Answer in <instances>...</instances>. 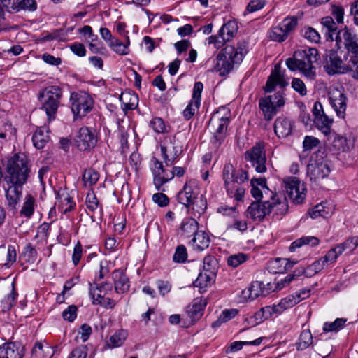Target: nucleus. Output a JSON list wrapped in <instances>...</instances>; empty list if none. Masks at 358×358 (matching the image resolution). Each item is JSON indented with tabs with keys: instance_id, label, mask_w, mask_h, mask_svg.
<instances>
[{
	"instance_id": "nucleus-50",
	"label": "nucleus",
	"mask_w": 358,
	"mask_h": 358,
	"mask_svg": "<svg viewBox=\"0 0 358 358\" xmlns=\"http://www.w3.org/2000/svg\"><path fill=\"white\" fill-rule=\"evenodd\" d=\"M347 322L345 318H337L334 322H327L323 325V331L327 332L338 331L343 329Z\"/></svg>"
},
{
	"instance_id": "nucleus-11",
	"label": "nucleus",
	"mask_w": 358,
	"mask_h": 358,
	"mask_svg": "<svg viewBox=\"0 0 358 358\" xmlns=\"http://www.w3.org/2000/svg\"><path fill=\"white\" fill-rule=\"evenodd\" d=\"M71 110L76 117H82L90 113L94 106L92 97L85 92H73L70 96Z\"/></svg>"
},
{
	"instance_id": "nucleus-53",
	"label": "nucleus",
	"mask_w": 358,
	"mask_h": 358,
	"mask_svg": "<svg viewBox=\"0 0 358 358\" xmlns=\"http://www.w3.org/2000/svg\"><path fill=\"white\" fill-rule=\"evenodd\" d=\"M248 259V256L243 252H238L230 255L227 258V264L229 266L236 268L241 264L245 262Z\"/></svg>"
},
{
	"instance_id": "nucleus-22",
	"label": "nucleus",
	"mask_w": 358,
	"mask_h": 358,
	"mask_svg": "<svg viewBox=\"0 0 358 358\" xmlns=\"http://www.w3.org/2000/svg\"><path fill=\"white\" fill-rule=\"evenodd\" d=\"M199 194V189L193 181L187 182L182 189L177 194L178 201L185 205L187 208H189L191 203L194 199H196Z\"/></svg>"
},
{
	"instance_id": "nucleus-46",
	"label": "nucleus",
	"mask_w": 358,
	"mask_h": 358,
	"mask_svg": "<svg viewBox=\"0 0 358 358\" xmlns=\"http://www.w3.org/2000/svg\"><path fill=\"white\" fill-rule=\"evenodd\" d=\"M217 265V259L214 256H206L203 259V271L208 273L211 275H215Z\"/></svg>"
},
{
	"instance_id": "nucleus-27",
	"label": "nucleus",
	"mask_w": 358,
	"mask_h": 358,
	"mask_svg": "<svg viewBox=\"0 0 358 358\" xmlns=\"http://www.w3.org/2000/svg\"><path fill=\"white\" fill-rule=\"evenodd\" d=\"M292 129L293 123L289 119L285 117H279L275 120L274 131L278 137H287L292 134Z\"/></svg>"
},
{
	"instance_id": "nucleus-24",
	"label": "nucleus",
	"mask_w": 358,
	"mask_h": 358,
	"mask_svg": "<svg viewBox=\"0 0 358 358\" xmlns=\"http://www.w3.org/2000/svg\"><path fill=\"white\" fill-rule=\"evenodd\" d=\"M24 347L19 343L9 342L0 346V358H22Z\"/></svg>"
},
{
	"instance_id": "nucleus-3",
	"label": "nucleus",
	"mask_w": 358,
	"mask_h": 358,
	"mask_svg": "<svg viewBox=\"0 0 358 358\" xmlns=\"http://www.w3.org/2000/svg\"><path fill=\"white\" fill-rule=\"evenodd\" d=\"M247 52L246 45L244 43L239 44L236 48L227 45L217 56L215 70L219 72L220 76L228 74L234 69V65L239 64L242 62Z\"/></svg>"
},
{
	"instance_id": "nucleus-5",
	"label": "nucleus",
	"mask_w": 358,
	"mask_h": 358,
	"mask_svg": "<svg viewBox=\"0 0 358 358\" xmlns=\"http://www.w3.org/2000/svg\"><path fill=\"white\" fill-rule=\"evenodd\" d=\"M62 96V89L56 85L48 86L39 92L41 109L45 112L49 122L56 117Z\"/></svg>"
},
{
	"instance_id": "nucleus-17",
	"label": "nucleus",
	"mask_w": 358,
	"mask_h": 358,
	"mask_svg": "<svg viewBox=\"0 0 358 358\" xmlns=\"http://www.w3.org/2000/svg\"><path fill=\"white\" fill-rule=\"evenodd\" d=\"M329 101L336 115L340 118H344L347 108V97L343 90L336 87H331L329 93Z\"/></svg>"
},
{
	"instance_id": "nucleus-47",
	"label": "nucleus",
	"mask_w": 358,
	"mask_h": 358,
	"mask_svg": "<svg viewBox=\"0 0 358 358\" xmlns=\"http://www.w3.org/2000/svg\"><path fill=\"white\" fill-rule=\"evenodd\" d=\"M207 208V202L203 196L200 198L196 196V199L192 201L191 203V206L189 208V210L191 209L193 212H194V215L197 213L199 215L203 214Z\"/></svg>"
},
{
	"instance_id": "nucleus-52",
	"label": "nucleus",
	"mask_w": 358,
	"mask_h": 358,
	"mask_svg": "<svg viewBox=\"0 0 358 358\" xmlns=\"http://www.w3.org/2000/svg\"><path fill=\"white\" fill-rule=\"evenodd\" d=\"M90 295L92 299L93 304H98L101 303L104 299L103 292L99 285H93L90 283Z\"/></svg>"
},
{
	"instance_id": "nucleus-37",
	"label": "nucleus",
	"mask_w": 358,
	"mask_h": 358,
	"mask_svg": "<svg viewBox=\"0 0 358 358\" xmlns=\"http://www.w3.org/2000/svg\"><path fill=\"white\" fill-rule=\"evenodd\" d=\"M332 122L333 120L325 114L314 118V123L316 127L326 136L331 132Z\"/></svg>"
},
{
	"instance_id": "nucleus-25",
	"label": "nucleus",
	"mask_w": 358,
	"mask_h": 358,
	"mask_svg": "<svg viewBox=\"0 0 358 358\" xmlns=\"http://www.w3.org/2000/svg\"><path fill=\"white\" fill-rule=\"evenodd\" d=\"M206 303L205 299L196 298L193 300L192 303L187 306V317L191 323H194L202 317Z\"/></svg>"
},
{
	"instance_id": "nucleus-61",
	"label": "nucleus",
	"mask_w": 358,
	"mask_h": 358,
	"mask_svg": "<svg viewBox=\"0 0 358 358\" xmlns=\"http://www.w3.org/2000/svg\"><path fill=\"white\" fill-rule=\"evenodd\" d=\"M320 141L312 136H306L303 141V152H310L313 148L317 147Z\"/></svg>"
},
{
	"instance_id": "nucleus-15",
	"label": "nucleus",
	"mask_w": 358,
	"mask_h": 358,
	"mask_svg": "<svg viewBox=\"0 0 358 358\" xmlns=\"http://www.w3.org/2000/svg\"><path fill=\"white\" fill-rule=\"evenodd\" d=\"M285 188L289 199L296 204L301 203L305 199L306 188L296 177H289L284 180Z\"/></svg>"
},
{
	"instance_id": "nucleus-7",
	"label": "nucleus",
	"mask_w": 358,
	"mask_h": 358,
	"mask_svg": "<svg viewBox=\"0 0 358 358\" xmlns=\"http://www.w3.org/2000/svg\"><path fill=\"white\" fill-rule=\"evenodd\" d=\"M229 124V116L222 115L221 111L213 113L209 120V126L213 130L210 143L215 148H218L223 143Z\"/></svg>"
},
{
	"instance_id": "nucleus-56",
	"label": "nucleus",
	"mask_w": 358,
	"mask_h": 358,
	"mask_svg": "<svg viewBox=\"0 0 358 358\" xmlns=\"http://www.w3.org/2000/svg\"><path fill=\"white\" fill-rule=\"evenodd\" d=\"M201 103L199 101L192 100L189 102L187 107L183 110V116L185 120H190L199 109Z\"/></svg>"
},
{
	"instance_id": "nucleus-63",
	"label": "nucleus",
	"mask_w": 358,
	"mask_h": 358,
	"mask_svg": "<svg viewBox=\"0 0 358 358\" xmlns=\"http://www.w3.org/2000/svg\"><path fill=\"white\" fill-rule=\"evenodd\" d=\"M292 88L301 96H305L307 94L306 87L300 78H294L292 81Z\"/></svg>"
},
{
	"instance_id": "nucleus-48",
	"label": "nucleus",
	"mask_w": 358,
	"mask_h": 358,
	"mask_svg": "<svg viewBox=\"0 0 358 358\" xmlns=\"http://www.w3.org/2000/svg\"><path fill=\"white\" fill-rule=\"evenodd\" d=\"M304 275L306 277V269L304 267L297 268L294 271L292 274L287 275L285 279L278 282V288L282 289L286 285H288L290 282L294 280L296 277H299Z\"/></svg>"
},
{
	"instance_id": "nucleus-54",
	"label": "nucleus",
	"mask_w": 358,
	"mask_h": 358,
	"mask_svg": "<svg viewBox=\"0 0 358 358\" xmlns=\"http://www.w3.org/2000/svg\"><path fill=\"white\" fill-rule=\"evenodd\" d=\"M288 36L278 24L273 27L269 32V38L276 42H282L287 38Z\"/></svg>"
},
{
	"instance_id": "nucleus-32",
	"label": "nucleus",
	"mask_w": 358,
	"mask_h": 358,
	"mask_svg": "<svg viewBox=\"0 0 358 358\" xmlns=\"http://www.w3.org/2000/svg\"><path fill=\"white\" fill-rule=\"evenodd\" d=\"M180 229L182 232V236L187 238L194 236L199 231L198 222L191 217L185 218L181 223Z\"/></svg>"
},
{
	"instance_id": "nucleus-60",
	"label": "nucleus",
	"mask_w": 358,
	"mask_h": 358,
	"mask_svg": "<svg viewBox=\"0 0 358 358\" xmlns=\"http://www.w3.org/2000/svg\"><path fill=\"white\" fill-rule=\"evenodd\" d=\"M187 258V252L183 245H178L175 251L173 260L177 263H184Z\"/></svg>"
},
{
	"instance_id": "nucleus-42",
	"label": "nucleus",
	"mask_w": 358,
	"mask_h": 358,
	"mask_svg": "<svg viewBox=\"0 0 358 358\" xmlns=\"http://www.w3.org/2000/svg\"><path fill=\"white\" fill-rule=\"evenodd\" d=\"M319 240L315 236H303L300 238L295 240L290 245L289 250L293 252L296 248H300L305 245H310L311 246H315L318 245Z\"/></svg>"
},
{
	"instance_id": "nucleus-28",
	"label": "nucleus",
	"mask_w": 358,
	"mask_h": 358,
	"mask_svg": "<svg viewBox=\"0 0 358 358\" xmlns=\"http://www.w3.org/2000/svg\"><path fill=\"white\" fill-rule=\"evenodd\" d=\"M269 206H271V213L273 212L276 215H285L288 210V204L285 197H278L276 194L272 193L269 196Z\"/></svg>"
},
{
	"instance_id": "nucleus-4",
	"label": "nucleus",
	"mask_w": 358,
	"mask_h": 358,
	"mask_svg": "<svg viewBox=\"0 0 358 358\" xmlns=\"http://www.w3.org/2000/svg\"><path fill=\"white\" fill-rule=\"evenodd\" d=\"M6 182L23 185L26 183L30 173L29 161L24 153L15 154L7 164Z\"/></svg>"
},
{
	"instance_id": "nucleus-41",
	"label": "nucleus",
	"mask_w": 358,
	"mask_h": 358,
	"mask_svg": "<svg viewBox=\"0 0 358 358\" xmlns=\"http://www.w3.org/2000/svg\"><path fill=\"white\" fill-rule=\"evenodd\" d=\"M313 336L310 330H303L296 343L298 350H303L308 348L313 343Z\"/></svg>"
},
{
	"instance_id": "nucleus-49",
	"label": "nucleus",
	"mask_w": 358,
	"mask_h": 358,
	"mask_svg": "<svg viewBox=\"0 0 358 358\" xmlns=\"http://www.w3.org/2000/svg\"><path fill=\"white\" fill-rule=\"evenodd\" d=\"M297 24L298 18L296 16H288L279 24L287 36L295 29Z\"/></svg>"
},
{
	"instance_id": "nucleus-62",
	"label": "nucleus",
	"mask_w": 358,
	"mask_h": 358,
	"mask_svg": "<svg viewBox=\"0 0 358 358\" xmlns=\"http://www.w3.org/2000/svg\"><path fill=\"white\" fill-rule=\"evenodd\" d=\"M110 47L113 49V51L120 54V55H127V47L126 45L120 42L119 40L114 38L108 44Z\"/></svg>"
},
{
	"instance_id": "nucleus-39",
	"label": "nucleus",
	"mask_w": 358,
	"mask_h": 358,
	"mask_svg": "<svg viewBox=\"0 0 358 358\" xmlns=\"http://www.w3.org/2000/svg\"><path fill=\"white\" fill-rule=\"evenodd\" d=\"M17 295L15 287V282H13L12 283L11 292L1 301V307L3 312L8 311L15 305Z\"/></svg>"
},
{
	"instance_id": "nucleus-45",
	"label": "nucleus",
	"mask_w": 358,
	"mask_h": 358,
	"mask_svg": "<svg viewBox=\"0 0 358 358\" xmlns=\"http://www.w3.org/2000/svg\"><path fill=\"white\" fill-rule=\"evenodd\" d=\"M249 287L252 292V296L255 299L260 296L268 294L271 289L266 288L264 284L260 281L252 282Z\"/></svg>"
},
{
	"instance_id": "nucleus-34",
	"label": "nucleus",
	"mask_w": 358,
	"mask_h": 358,
	"mask_svg": "<svg viewBox=\"0 0 358 358\" xmlns=\"http://www.w3.org/2000/svg\"><path fill=\"white\" fill-rule=\"evenodd\" d=\"M296 262H289L287 259L277 258L270 262L271 271L275 273H284L291 269Z\"/></svg>"
},
{
	"instance_id": "nucleus-29",
	"label": "nucleus",
	"mask_w": 358,
	"mask_h": 358,
	"mask_svg": "<svg viewBox=\"0 0 358 358\" xmlns=\"http://www.w3.org/2000/svg\"><path fill=\"white\" fill-rule=\"evenodd\" d=\"M114 287L117 293H124L129 289V279L122 270H115L112 273Z\"/></svg>"
},
{
	"instance_id": "nucleus-40",
	"label": "nucleus",
	"mask_w": 358,
	"mask_h": 358,
	"mask_svg": "<svg viewBox=\"0 0 358 358\" xmlns=\"http://www.w3.org/2000/svg\"><path fill=\"white\" fill-rule=\"evenodd\" d=\"M215 275H211L208 273L201 271L196 280L194 282L195 287H199L200 292L210 286L214 281Z\"/></svg>"
},
{
	"instance_id": "nucleus-43",
	"label": "nucleus",
	"mask_w": 358,
	"mask_h": 358,
	"mask_svg": "<svg viewBox=\"0 0 358 358\" xmlns=\"http://www.w3.org/2000/svg\"><path fill=\"white\" fill-rule=\"evenodd\" d=\"M263 338L260 337L252 341H234L226 349V353H232L240 350L243 345H259Z\"/></svg>"
},
{
	"instance_id": "nucleus-2",
	"label": "nucleus",
	"mask_w": 358,
	"mask_h": 358,
	"mask_svg": "<svg viewBox=\"0 0 358 358\" xmlns=\"http://www.w3.org/2000/svg\"><path fill=\"white\" fill-rule=\"evenodd\" d=\"M224 186L228 196L241 201L245 195V189L240 184L248 180V173L246 171L239 169H235L231 164H226L222 171Z\"/></svg>"
},
{
	"instance_id": "nucleus-9",
	"label": "nucleus",
	"mask_w": 358,
	"mask_h": 358,
	"mask_svg": "<svg viewBox=\"0 0 358 358\" xmlns=\"http://www.w3.org/2000/svg\"><path fill=\"white\" fill-rule=\"evenodd\" d=\"M298 303H299V301H297L296 295H289L281 299L277 305H273L272 306H268L262 308L259 312L250 317L249 324H251V326H255L262 322V320L258 321L259 318L261 319L263 316L267 318L273 313H281L285 310L293 307ZM248 320V319L246 320V321Z\"/></svg>"
},
{
	"instance_id": "nucleus-12",
	"label": "nucleus",
	"mask_w": 358,
	"mask_h": 358,
	"mask_svg": "<svg viewBox=\"0 0 358 358\" xmlns=\"http://www.w3.org/2000/svg\"><path fill=\"white\" fill-rule=\"evenodd\" d=\"M245 159L251 164L257 173H263L267 171L266 151L262 143H257L247 150Z\"/></svg>"
},
{
	"instance_id": "nucleus-21",
	"label": "nucleus",
	"mask_w": 358,
	"mask_h": 358,
	"mask_svg": "<svg viewBox=\"0 0 358 358\" xmlns=\"http://www.w3.org/2000/svg\"><path fill=\"white\" fill-rule=\"evenodd\" d=\"M6 205L9 210H15L22 196V185L6 182Z\"/></svg>"
},
{
	"instance_id": "nucleus-16",
	"label": "nucleus",
	"mask_w": 358,
	"mask_h": 358,
	"mask_svg": "<svg viewBox=\"0 0 358 358\" xmlns=\"http://www.w3.org/2000/svg\"><path fill=\"white\" fill-rule=\"evenodd\" d=\"M162 158L166 166H171L181 152V149L176 145V139L172 136H166L160 145Z\"/></svg>"
},
{
	"instance_id": "nucleus-33",
	"label": "nucleus",
	"mask_w": 358,
	"mask_h": 358,
	"mask_svg": "<svg viewBox=\"0 0 358 358\" xmlns=\"http://www.w3.org/2000/svg\"><path fill=\"white\" fill-rule=\"evenodd\" d=\"M49 131L46 127H38L32 136L34 145L37 149H42L49 141Z\"/></svg>"
},
{
	"instance_id": "nucleus-55",
	"label": "nucleus",
	"mask_w": 358,
	"mask_h": 358,
	"mask_svg": "<svg viewBox=\"0 0 358 358\" xmlns=\"http://www.w3.org/2000/svg\"><path fill=\"white\" fill-rule=\"evenodd\" d=\"M326 266L322 259L315 261L312 264L308 266L306 269V277L310 278L322 271Z\"/></svg>"
},
{
	"instance_id": "nucleus-14",
	"label": "nucleus",
	"mask_w": 358,
	"mask_h": 358,
	"mask_svg": "<svg viewBox=\"0 0 358 358\" xmlns=\"http://www.w3.org/2000/svg\"><path fill=\"white\" fill-rule=\"evenodd\" d=\"M151 162L152 163V172L154 185L158 191H164L162 188L163 185L172 180L173 175L171 170L166 169L163 165V162L155 157H152Z\"/></svg>"
},
{
	"instance_id": "nucleus-10",
	"label": "nucleus",
	"mask_w": 358,
	"mask_h": 358,
	"mask_svg": "<svg viewBox=\"0 0 358 358\" xmlns=\"http://www.w3.org/2000/svg\"><path fill=\"white\" fill-rule=\"evenodd\" d=\"M341 51L330 50L327 52L324 68L329 75L345 73L350 70L349 62H346L347 57L344 54L342 58Z\"/></svg>"
},
{
	"instance_id": "nucleus-18",
	"label": "nucleus",
	"mask_w": 358,
	"mask_h": 358,
	"mask_svg": "<svg viewBox=\"0 0 358 358\" xmlns=\"http://www.w3.org/2000/svg\"><path fill=\"white\" fill-rule=\"evenodd\" d=\"M336 43L343 42L348 53L352 54L351 58L358 57V36L348 29L338 31L335 38Z\"/></svg>"
},
{
	"instance_id": "nucleus-44",
	"label": "nucleus",
	"mask_w": 358,
	"mask_h": 358,
	"mask_svg": "<svg viewBox=\"0 0 358 358\" xmlns=\"http://www.w3.org/2000/svg\"><path fill=\"white\" fill-rule=\"evenodd\" d=\"M127 333L124 330H119L112 335L108 342V345L111 348H117L122 345L127 338Z\"/></svg>"
},
{
	"instance_id": "nucleus-30",
	"label": "nucleus",
	"mask_w": 358,
	"mask_h": 358,
	"mask_svg": "<svg viewBox=\"0 0 358 358\" xmlns=\"http://www.w3.org/2000/svg\"><path fill=\"white\" fill-rule=\"evenodd\" d=\"M120 100L122 103V109L125 113H127L128 110H134L138 104V96L130 91L122 92L120 96Z\"/></svg>"
},
{
	"instance_id": "nucleus-38",
	"label": "nucleus",
	"mask_w": 358,
	"mask_h": 358,
	"mask_svg": "<svg viewBox=\"0 0 358 358\" xmlns=\"http://www.w3.org/2000/svg\"><path fill=\"white\" fill-rule=\"evenodd\" d=\"M221 35L229 41L231 38L234 36L238 31V25L235 21L229 20L227 23L224 24L219 30Z\"/></svg>"
},
{
	"instance_id": "nucleus-1",
	"label": "nucleus",
	"mask_w": 358,
	"mask_h": 358,
	"mask_svg": "<svg viewBox=\"0 0 358 358\" xmlns=\"http://www.w3.org/2000/svg\"><path fill=\"white\" fill-rule=\"evenodd\" d=\"M318 59V51L316 48L298 50L294 52L293 57L286 60V65L290 71L298 70L306 78L313 80L316 76V69L314 64L317 62Z\"/></svg>"
},
{
	"instance_id": "nucleus-6",
	"label": "nucleus",
	"mask_w": 358,
	"mask_h": 358,
	"mask_svg": "<svg viewBox=\"0 0 358 358\" xmlns=\"http://www.w3.org/2000/svg\"><path fill=\"white\" fill-rule=\"evenodd\" d=\"M326 157L325 153L320 150L311 156L307 166V175L310 180L317 182L329 176L331 169Z\"/></svg>"
},
{
	"instance_id": "nucleus-20",
	"label": "nucleus",
	"mask_w": 358,
	"mask_h": 358,
	"mask_svg": "<svg viewBox=\"0 0 358 358\" xmlns=\"http://www.w3.org/2000/svg\"><path fill=\"white\" fill-rule=\"evenodd\" d=\"M247 216L253 220H262L271 213L269 200L256 201L251 203L247 209Z\"/></svg>"
},
{
	"instance_id": "nucleus-36",
	"label": "nucleus",
	"mask_w": 358,
	"mask_h": 358,
	"mask_svg": "<svg viewBox=\"0 0 358 358\" xmlns=\"http://www.w3.org/2000/svg\"><path fill=\"white\" fill-rule=\"evenodd\" d=\"M36 200L30 194H26L22 207L20 211V215L26 218H30L35 210Z\"/></svg>"
},
{
	"instance_id": "nucleus-64",
	"label": "nucleus",
	"mask_w": 358,
	"mask_h": 358,
	"mask_svg": "<svg viewBox=\"0 0 358 358\" xmlns=\"http://www.w3.org/2000/svg\"><path fill=\"white\" fill-rule=\"evenodd\" d=\"M150 126L157 133H163L166 130L164 120L160 117L152 118L150 122Z\"/></svg>"
},
{
	"instance_id": "nucleus-23",
	"label": "nucleus",
	"mask_w": 358,
	"mask_h": 358,
	"mask_svg": "<svg viewBox=\"0 0 358 358\" xmlns=\"http://www.w3.org/2000/svg\"><path fill=\"white\" fill-rule=\"evenodd\" d=\"M250 185L251 194L256 201H261L264 196L269 197L273 193L267 187L265 178H252Z\"/></svg>"
},
{
	"instance_id": "nucleus-35",
	"label": "nucleus",
	"mask_w": 358,
	"mask_h": 358,
	"mask_svg": "<svg viewBox=\"0 0 358 358\" xmlns=\"http://www.w3.org/2000/svg\"><path fill=\"white\" fill-rule=\"evenodd\" d=\"M324 29H325V35L327 41H333L334 36L336 37L338 31H337V26L333 18L327 16L322 18L321 22Z\"/></svg>"
},
{
	"instance_id": "nucleus-58",
	"label": "nucleus",
	"mask_w": 358,
	"mask_h": 358,
	"mask_svg": "<svg viewBox=\"0 0 358 358\" xmlns=\"http://www.w3.org/2000/svg\"><path fill=\"white\" fill-rule=\"evenodd\" d=\"M238 311L237 309H230L224 310L218 320L213 323L212 326L214 327L220 325L222 322H226L230 320L231 319L234 318L238 314Z\"/></svg>"
},
{
	"instance_id": "nucleus-31",
	"label": "nucleus",
	"mask_w": 358,
	"mask_h": 358,
	"mask_svg": "<svg viewBox=\"0 0 358 358\" xmlns=\"http://www.w3.org/2000/svg\"><path fill=\"white\" fill-rule=\"evenodd\" d=\"M210 243L208 234L203 231H199L194 236L189 244L194 250L203 251L208 248Z\"/></svg>"
},
{
	"instance_id": "nucleus-19",
	"label": "nucleus",
	"mask_w": 358,
	"mask_h": 358,
	"mask_svg": "<svg viewBox=\"0 0 358 358\" xmlns=\"http://www.w3.org/2000/svg\"><path fill=\"white\" fill-rule=\"evenodd\" d=\"M2 5L11 13H17L21 10L34 12L38 8L36 0H5Z\"/></svg>"
},
{
	"instance_id": "nucleus-59",
	"label": "nucleus",
	"mask_w": 358,
	"mask_h": 358,
	"mask_svg": "<svg viewBox=\"0 0 358 358\" xmlns=\"http://www.w3.org/2000/svg\"><path fill=\"white\" fill-rule=\"evenodd\" d=\"M341 255H342V252L341 251L338 246L337 245L334 248L331 249L329 251H328L327 255L324 257H322L321 259H322L323 262L327 266L329 262H330V263L335 262L336 259Z\"/></svg>"
},
{
	"instance_id": "nucleus-8",
	"label": "nucleus",
	"mask_w": 358,
	"mask_h": 358,
	"mask_svg": "<svg viewBox=\"0 0 358 358\" xmlns=\"http://www.w3.org/2000/svg\"><path fill=\"white\" fill-rule=\"evenodd\" d=\"M285 103V94L279 91L273 95L262 97L259 101V108L266 121H271L276 115L280 108Z\"/></svg>"
},
{
	"instance_id": "nucleus-26",
	"label": "nucleus",
	"mask_w": 358,
	"mask_h": 358,
	"mask_svg": "<svg viewBox=\"0 0 358 358\" xmlns=\"http://www.w3.org/2000/svg\"><path fill=\"white\" fill-rule=\"evenodd\" d=\"M278 85L282 88L288 85L287 82L285 80L280 73L279 64L275 65L274 69L271 71L266 83V85L264 87V90L266 92H271Z\"/></svg>"
},
{
	"instance_id": "nucleus-57",
	"label": "nucleus",
	"mask_w": 358,
	"mask_h": 358,
	"mask_svg": "<svg viewBox=\"0 0 358 358\" xmlns=\"http://www.w3.org/2000/svg\"><path fill=\"white\" fill-rule=\"evenodd\" d=\"M342 252V253L345 250H348L349 252L353 251L357 246H358V237L357 236H352L347 240H345V242H343L341 244L337 245Z\"/></svg>"
},
{
	"instance_id": "nucleus-13",
	"label": "nucleus",
	"mask_w": 358,
	"mask_h": 358,
	"mask_svg": "<svg viewBox=\"0 0 358 358\" xmlns=\"http://www.w3.org/2000/svg\"><path fill=\"white\" fill-rule=\"evenodd\" d=\"M97 142L96 131L88 127H81L74 138V144L80 151L91 150L95 148Z\"/></svg>"
},
{
	"instance_id": "nucleus-51",
	"label": "nucleus",
	"mask_w": 358,
	"mask_h": 358,
	"mask_svg": "<svg viewBox=\"0 0 358 358\" xmlns=\"http://www.w3.org/2000/svg\"><path fill=\"white\" fill-rule=\"evenodd\" d=\"M99 178V173L93 169H86L83 174V180L85 186H92L95 185Z\"/></svg>"
}]
</instances>
